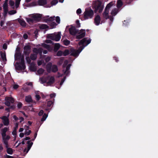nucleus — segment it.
<instances>
[{
    "label": "nucleus",
    "mask_w": 158,
    "mask_h": 158,
    "mask_svg": "<svg viewBox=\"0 0 158 158\" xmlns=\"http://www.w3.org/2000/svg\"><path fill=\"white\" fill-rule=\"evenodd\" d=\"M1 56L3 60H6V55L5 53H3L2 52H1Z\"/></svg>",
    "instance_id": "obj_36"
},
{
    "label": "nucleus",
    "mask_w": 158,
    "mask_h": 158,
    "mask_svg": "<svg viewBox=\"0 0 158 158\" xmlns=\"http://www.w3.org/2000/svg\"><path fill=\"white\" fill-rule=\"evenodd\" d=\"M27 21L30 24L33 23L34 22L33 19L32 18H26Z\"/></svg>",
    "instance_id": "obj_34"
},
{
    "label": "nucleus",
    "mask_w": 158,
    "mask_h": 158,
    "mask_svg": "<svg viewBox=\"0 0 158 158\" xmlns=\"http://www.w3.org/2000/svg\"><path fill=\"white\" fill-rule=\"evenodd\" d=\"M14 150L10 148H7L6 150L7 153L10 155H12L14 152Z\"/></svg>",
    "instance_id": "obj_23"
},
{
    "label": "nucleus",
    "mask_w": 158,
    "mask_h": 158,
    "mask_svg": "<svg viewBox=\"0 0 158 158\" xmlns=\"http://www.w3.org/2000/svg\"><path fill=\"white\" fill-rule=\"evenodd\" d=\"M16 13V11L15 10H12L9 11V13L10 15H13L15 14Z\"/></svg>",
    "instance_id": "obj_47"
},
{
    "label": "nucleus",
    "mask_w": 158,
    "mask_h": 158,
    "mask_svg": "<svg viewBox=\"0 0 158 158\" xmlns=\"http://www.w3.org/2000/svg\"><path fill=\"white\" fill-rule=\"evenodd\" d=\"M118 12L117 9H114L112 10L111 14L112 15L114 16L117 14Z\"/></svg>",
    "instance_id": "obj_32"
},
{
    "label": "nucleus",
    "mask_w": 158,
    "mask_h": 158,
    "mask_svg": "<svg viewBox=\"0 0 158 158\" xmlns=\"http://www.w3.org/2000/svg\"><path fill=\"white\" fill-rule=\"evenodd\" d=\"M54 99H53V101H49L47 103V107H49V108H51L53 106V104L54 102Z\"/></svg>",
    "instance_id": "obj_24"
},
{
    "label": "nucleus",
    "mask_w": 158,
    "mask_h": 158,
    "mask_svg": "<svg viewBox=\"0 0 158 158\" xmlns=\"http://www.w3.org/2000/svg\"><path fill=\"white\" fill-rule=\"evenodd\" d=\"M58 2V1L57 0H53L51 1V3L52 5H55Z\"/></svg>",
    "instance_id": "obj_43"
},
{
    "label": "nucleus",
    "mask_w": 158,
    "mask_h": 158,
    "mask_svg": "<svg viewBox=\"0 0 158 158\" xmlns=\"http://www.w3.org/2000/svg\"><path fill=\"white\" fill-rule=\"evenodd\" d=\"M30 69L32 71L35 72L36 70V68L34 66H31L30 67Z\"/></svg>",
    "instance_id": "obj_42"
},
{
    "label": "nucleus",
    "mask_w": 158,
    "mask_h": 158,
    "mask_svg": "<svg viewBox=\"0 0 158 158\" xmlns=\"http://www.w3.org/2000/svg\"><path fill=\"white\" fill-rule=\"evenodd\" d=\"M47 71L49 73L52 71V72L55 73L57 72L58 70V67L57 65H52V64L51 63H48L47 65Z\"/></svg>",
    "instance_id": "obj_4"
},
{
    "label": "nucleus",
    "mask_w": 158,
    "mask_h": 158,
    "mask_svg": "<svg viewBox=\"0 0 158 158\" xmlns=\"http://www.w3.org/2000/svg\"><path fill=\"white\" fill-rule=\"evenodd\" d=\"M38 49H37L36 48H34L33 49V52L35 53V54H37V55L38 54Z\"/></svg>",
    "instance_id": "obj_54"
},
{
    "label": "nucleus",
    "mask_w": 158,
    "mask_h": 158,
    "mask_svg": "<svg viewBox=\"0 0 158 158\" xmlns=\"http://www.w3.org/2000/svg\"><path fill=\"white\" fill-rule=\"evenodd\" d=\"M23 104L21 102H19L17 105V107L18 108H21Z\"/></svg>",
    "instance_id": "obj_59"
},
{
    "label": "nucleus",
    "mask_w": 158,
    "mask_h": 158,
    "mask_svg": "<svg viewBox=\"0 0 158 158\" xmlns=\"http://www.w3.org/2000/svg\"><path fill=\"white\" fill-rule=\"evenodd\" d=\"M81 10L80 8L78 9L76 11L77 14L79 15L81 14Z\"/></svg>",
    "instance_id": "obj_61"
},
{
    "label": "nucleus",
    "mask_w": 158,
    "mask_h": 158,
    "mask_svg": "<svg viewBox=\"0 0 158 158\" xmlns=\"http://www.w3.org/2000/svg\"><path fill=\"white\" fill-rule=\"evenodd\" d=\"M63 55V52L61 51H58L57 53V56H58Z\"/></svg>",
    "instance_id": "obj_44"
},
{
    "label": "nucleus",
    "mask_w": 158,
    "mask_h": 158,
    "mask_svg": "<svg viewBox=\"0 0 158 158\" xmlns=\"http://www.w3.org/2000/svg\"><path fill=\"white\" fill-rule=\"evenodd\" d=\"M43 51V49L42 48H40L38 49V53L40 55H41L42 52Z\"/></svg>",
    "instance_id": "obj_52"
},
{
    "label": "nucleus",
    "mask_w": 158,
    "mask_h": 158,
    "mask_svg": "<svg viewBox=\"0 0 158 158\" xmlns=\"http://www.w3.org/2000/svg\"><path fill=\"white\" fill-rule=\"evenodd\" d=\"M38 3L39 6H44L47 4V1L46 0H38Z\"/></svg>",
    "instance_id": "obj_19"
},
{
    "label": "nucleus",
    "mask_w": 158,
    "mask_h": 158,
    "mask_svg": "<svg viewBox=\"0 0 158 158\" xmlns=\"http://www.w3.org/2000/svg\"><path fill=\"white\" fill-rule=\"evenodd\" d=\"M44 70L42 68H40L37 71V73L39 74H42L43 73Z\"/></svg>",
    "instance_id": "obj_41"
},
{
    "label": "nucleus",
    "mask_w": 158,
    "mask_h": 158,
    "mask_svg": "<svg viewBox=\"0 0 158 158\" xmlns=\"http://www.w3.org/2000/svg\"><path fill=\"white\" fill-rule=\"evenodd\" d=\"M76 23L77 25L76 27H80V23L79 21L78 20H77L76 21Z\"/></svg>",
    "instance_id": "obj_50"
},
{
    "label": "nucleus",
    "mask_w": 158,
    "mask_h": 158,
    "mask_svg": "<svg viewBox=\"0 0 158 158\" xmlns=\"http://www.w3.org/2000/svg\"><path fill=\"white\" fill-rule=\"evenodd\" d=\"M71 65V64H68L66 66V70H64V69L63 70L64 73L65 74L66 76H68L70 73L69 69Z\"/></svg>",
    "instance_id": "obj_14"
},
{
    "label": "nucleus",
    "mask_w": 158,
    "mask_h": 158,
    "mask_svg": "<svg viewBox=\"0 0 158 158\" xmlns=\"http://www.w3.org/2000/svg\"><path fill=\"white\" fill-rule=\"evenodd\" d=\"M22 56V55L21 53H17L15 55V59L19 60Z\"/></svg>",
    "instance_id": "obj_33"
},
{
    "label": "nucleus",
    "mask_w": 158,
    "mask_h": 158,
    "mask_svg": "<svg viewBox=\"0 0 158 158\" xmlns=\"http://www.w3.org/2000/svg\"><path fill=\"white\" fill-rule=\"evenodd\" d=\"M2 142L5 145V147L6 148V149H7V148H9L8 143V141H4V142Z\"/></svg>",
    "instance_id": "obj_48"
},
{
    "label": "nucleus",
    "mask_w": 158,
    "mask_h": 158,
    "mask_svg": "<svg viewBox=\"0 0 158 158\" xmlns=\"http://www.w3.org/2000/svg\"><path fill=\"white\" fill-rule=\"evenodd\" d=\"M61 38L60 32H59L57 34H49L47 36V38L56 41H59Z\"/></svg>",
    "instance_id": "obj_5"
},
{
    "label": "nucleus",
    "mask_w": 158,
    "mask_h": 158,
    "mask_svg": "<svg viewBox=\"0 0 158 158\" xmlns=\"http://www.w3.org/2000/svg\"><path fill=\"white\" fill-rule=\"evenodd\" d=\"M87 38H84L79 42L78 44L79 45L81 46H81L79 47L78 49L77 50L79 53L85 47L84 44H85L86 45H87L91 42V40L89 39L87 40Z\"/></svg>",
    "instance_id": "obj_1"
},
{
    "label": "nucleus",
    "mask_w": 158,
    "mask_h": 158,
    "mask_svg": "<svg viewBox=\"0 0 158 158\" xmlns=\"http://www.w3.org/2000/svg\"><path fill=\"white\" fill-rule=\"evenodd\" d=\"M8 128L5 127L4 128L2 129V136L5 135H6V133L8 130Z\"/></svg>",
    "instance_id": "obj_21"
},
{
    "label": "nucleus",
    "mask_w": 158,
    "mask_h": 158,
    "mask_svg": "<svg viewBox=\"0 0 158 158\" xmlns=\"http://www.w3.org/2000/svg\"><path fill=\"white\" fill-rule=\"evenodd\" d=\"M69 33L73 35H75L77 33H78V31L75 27L73 26L69 28Z\"/></svg>",
    "instance_id": "obj_10"
},
{
    "label": "nucleus",
    "mask_w": 158,
    "mask_h": 158,
    "mask_svg": "<svg viewBox=\"0 0 158 158\" xmlns=\"http://www.w3.org/2000/svg\"><path fill=\"white\" fill-rule=\"evenodd\" d=\"M26 59L27 61V62L28 64H30L31 62V58L29 56H27L26 58Z\"/></svg>",
    "instance_id": "obj_45"
},
{
    "label": "nucleus",
    "mask_w": 158,
    "mask_h": 158,
    "mask_svg": "<svg viewBox=\"0 0 158 158\" xmlns=\"http://www.w3.org/2000/svg\"><path fill=\"white\" fill-rule=\"evenodd\" d=\"M1 119L3 120V123L5 126H8L9 124V120L7 117L6 116H3Z\"/></svg>",
    "instance_id": "obj_12"
},
{
    "label": "nucleus",
    "mask_w": 158,
    "mask_h": 158,
    "mask_svg": "<svg viewBox=\"0 0 158 158\" xmlns=\"http://www.w3.org/2000/svg\"><path fill=\"white\" fill-rule=\"evenodd\" d=\"M42 15L39 14L32 15L31 18H33L34 21H39L42 18Z\"/></svg>",
    "instance_id": "obj_9"
},
{
    "label": "nucleus",
    "mask_w": 158,
    "mask_h": 158,
    "mask_svg": "<svg viewBox=\"0 0 158 158\" xmlns=\"http://www.w3.org/2000/svg\"><path fill=\"white\" fill-rule=\"evenodd\" d=\"M101 4H99L98 5L95 6H94V12L95 13H96L98 10H99V8L100 7Z\"/></svg>",
    "instance_id": "obj_38"
},
{
    "label": "nucleus",
    "mask_w": 158,
    "mask_h": 158,
    "mask_svg": "<svg viewBox=\"0 0 158 158\" xmlns=\"http://www.w3.org/2000/svg\"><path fill=\"white\" fill-rule=\"evenodd\" d=\"M63 42L65 46L69 45L70 43V41L67 39L64 40Z\"/></svg>",
    "instance_id": "obj_37"
},
{
    "label": "nucleus",
    "mask_w": 158,
    "mask_h": 158,
    "mask_svg": "<svg viewBox=\"0 0 158 158\" xmlns=\"http://www.w3.org/2000/svg\"><path fill=\"white\" fill-rule=\"evenodd\" d=\"M18 127V123H16L15 125V127L14 128V129L12 132V134L13 135H16V131Z\"/></svg>",
    "instance_id": "obj_26"
},
{
    "label": "nucleus",
    "mask_w": 158,
    "mask_h": 158,
    "mask_svg": "<svg viewBox=\"0 0 158 158\" xmlns=\"http://www.w3.org/2000/svg\"><path fill=\"white\" fill-rule=\"evenodd\" d=\"M25 101L26 102L32 104L33 103V100L31 96H26L25 97Z\"/></svg>",
    "instance_id": "obj_16"
},
{
    "label": "nucleus",
    "mask_w": 158,
    "mask_h": 158,
    "mask_svg": "<svg viewBox=\"0 0 158 158\" xmlns=\"http://www.w3.org/2000/svg\"><path fill=\"white\" fill-rule=\"evenodd\" d=\"M20 59L21 60L20 63H24V57L23 56H22Z\"/></svg>",
    "instance_id": "obj_60"
},
{
    "label": "nucleus",
    "mask_w": 158,
    "mask_h": 158,
    "mask_svg": "<svg viewBox=\"0 0 158 158\" xmlns=\"http://www.w3.org/2000/svg\"><path fill=\"white\" fill-rule=\"evenodd\" d=\"M21 0H17L15 2V6L16 8H17L20 4V2Z\"/></svg>",
    "instance_id": "obj_51"
},
{
    "label": "nucleus",
    "mask_w": 158,
    "mask_h": 158,
    "mask_svg": "<svg viewBox=\"0 0 158 158\" xmlns=\"http://www.w3.org/2000/svg\"><path fill=\"white\" fill-rule=\"evenodd\" d=\"M2 48L5 50H6L7 48V45L6 43L3 44L2 46Z\"/></svg>",
    "instance_id": "obj_62"
},
{
    "label": "nucleus",
    "mask_w": 158,
    "mask_h": 158,
    "mask_svg": "<svg viewBox=\"0 0 158 158\" xmlns=\"http://www.w3.org/2000/svg\"><path fill=\"white\" fill-rule=\"evenodd\" d=\"M35 97L36 98V100L37 101H39L40 100V96L38 94H36L35 95Z\"/></svg>",
    "instance_id": "obj_63"
},
{
    "label": "nucleus",
    "mask_w": 158,
    "mask_h": 158,
    "mask_svg": "<svg viewBox=\"0 0 158 158\" xmlns=\"http://www.w3.org/2000/svg\"><path fill=\"white\" fill-rule=\"evenodd\" d=\"M55 20V17H51L47 19H44V20L45 22L47 23L52 28L56 27L57 26V24L53 21Z\"/></svg>",
    "instance_id": "obj_2"
},
{
    "label": "nucleus",
    "mask_w": 158,
    "mask_h": 158,
    "mask_svg": "<svg viewBox=\"0 0 158 158\" xmlns=\"http://www.w3.org/2000/svg\"><path fill=\"white\" fill-rule=\"evenodd\" d=\"M56 21L57 23L59 24L60 23V19L59 17L57 16L56 17Z\"/></svg>",
    "instance_id": "obj_55"
},
{
    "label": "nucleus",
    "mask_w": 158,
    "mask_h": 158,
    "mask_svg": "<svg viewBox=\"0 0 158 158\" xmlns=\"http://www.w3.org/2000/svg\"><path fill=\"white\" fill-rule=\"evenodd\" d=\"M18 21L20 25L23 27H25L26 23L25 21L23 19H19Z\"/></svg>",
    "instance_id": "obj_18"
},
{
    "label": "nucleus",
    "mask_w": 158,
    "mask_h": 158,
    "mask_svg": "<svg viewBox=\"0 0 158 158\" xmlns=\"http://www.w3.org/2000/svg\"><path fill=\"white\" fill-rule=\"evenodd\" d=\"M123 5V2L121 0H118L117 2V7L118 8L121 7Z\"/></svg>",
    "instance_id": "obj_39"
},
{
    "label": "nucleus",
    "mask_w": 158,
    "mask_h": 158,
    "mask_svg": "<svg viewBox=\"0 0 158 158\" xmlns=\"http://www.w3.org/2000/svg\"><path fill=\"white\" fill-rule=\"evenodd\" d=\"M22 67V69L23 70H24L26 68V66L25 65V63H20Z\"/></svg>",
    "instance_id": "obj_58"
},
{
    "label": "nucleus",
    "mask_w": 158,
    "mask_h": 158,
    "mask_svg": "<svg viewBox=\"0 0 158 158\" xmlns=\"http://www.w3.org/2000/svg\"><path fill=\"white\" fill-rule=\"evenodd\" d=\"M55 81V78L53 77L52 76L49 78L48 83L49 84H52Z\"/></svg>",
    "instance_id": "obj_27"
},
{
    "label": "nucleus",
    "mask_w": 158,
    "mask_h": 158,
    "mask_svg": "<svg viewBox=\"0 0 158 158\" xmlns=\"http://www.w3.org/2000/svg\"><path fill=\"white\" fill-rule=\"evenodd\" d=\"M23 50L24 55L28 56L31 52V46L29 45H25L23 47Z\"/></svg>",
    "instance_id": "obj_7"
},
{
    "label": "nucleus",
    "mask_w": 158,
    "mask_h": 158,
    "mask_svg": "<svg viewBox=\"0 0 158 158\" xmlns=\"http://www.w3.org/2000/svg\"><path fill=\"white\" fill-rule=\"evenodd\" d=\"M45 42L47 44H52V41L50 40H46Z\"/></svg>",
    "instance_id": "obj_64"
},
{
    "label": "nucleus",
    "mask_w": 158,
    "mask_h": 158,
    "mask_svg": "<svg viewBox=\"0 0 158 158\" xmlns=\"http://www.w3.org/2000/svg\"><path fill=\"white\" fill-rule=\"evenodd\" d=\"M70 53V52L68 50H65L63 52V55L64 56H66L67 55Z\"/></svg>",
    "instance_id": "obj_40"
},
{
    "label": "nucleus",
    "mask_w": 158,
    "mask_h": 158,
    "mask_svg": "<svg viewBox=\"0 0 158 158\" xmlns=\"http://www.w3.org/2000/svg\"><path fill=\"white\" fill-rule=\"evenodd\" d=\"M48 116V114L44 113L43 115L42 118L41 119V122H44Z\"/></svg>",
    "instance_id": "obj_29"
},
{
    "label": "nucleus",
    "mask_w": 158,
    "mask_h": 158,
    "mask_svg": "<svg viewBox=\"0 0 158 158\" xmlns=\"http://www.w3.org/2000/svg\"><path fill=\"white\" fill-rule=\"evenodd\" d=\"M2 142L5 141H8V140L10 139V137L8 135H6L3 136H2Z\"/></svg>",
    "instance_id": "obj_22"
},
{
    "label": "nucleus",
    "mask_w": 158,
    "mask_h": 158,
    "mask_svg": "<svg viewBox=\"0 0 158 158\" xmlns=\"http://www.w3.org/2000/svg\"><path fill=\"white\" fill-rule=\"evenodd\" d=\"M109 12V10H106V9H105L104 11V12L103 14V16L104 18H105V19H107L109 18V16L108 15Z\"/></svg>",
    "instance_id": "obj_17"
},
{
    "label": "nucleus",
    "mask_w": 158,
    "mask_h": 158,
    "mask_svg": "<svg viewBox=\"0 0 158 158\" xmlns=\"http://www.w3.org/2000/svg\"><path fill=\"white\" fill-rule=\"evenodd\" d=\"M31 130H28V131H26L24 134L25 135H30V134L31 133Z\"/></svg>",
    "instance_id": "obj_49"
},
{
    "label": "nucleus",
    "mask_w": 158,
    "mask_h": 158,
    "mask_svg": "<svg viewBox=\"0 0 158 158\" xmlns=\"http://www.w3.org/2000/svg\"><path fill=\"white\" fill-rule=\"evenodd\" d=\"M9 4L10 6L14 7L15 3L14 1L10 0L9 1Z\"/></svg>",
    "instance_id": "obj_46"
},
{
    "label": "nucleus",
    "mask_w": 158,
    "mask_h": 158,
    "mask_svg": "<svg viewBox=\"0 0 158 158\" xmlns=\"http://www.w3.org/2000/svg\"><path fill=\"white\" fill-rule=\"evenodd\" d=\"M85 30L81 29L76 36V38L77 39H80L85 37Z\"/></svg>",
    "instance_id": "obj_8"
},
{
    "label": "nucleus",
    "mask_w": 158,
    "mask_h": 158,
    "mask_svg": "<svg viewBox=\"0 0 158 158\" xmlns=\"http://www.w3.org/2000/svg\"><path fill=\"white\" fill-rule=\"evenodd\" d=\"M60 47V44L58 43H56L55 44L54 47V50L57 51Z\"/></svg>",
    "instance_id": "obj_31"
},
{
    "label": "nucleus",
    "mask_w": 158,
    "mask_h": 158,
    "mask_svg": "<svg viewBox=\"0 0 158 158\" xmlns=\"http://www.w3.org/2000/svg\"><path fill=\"white\" fill-rule=\"evenodd\" d=\"M101 18L100 17L99 15H96L94 19V22L95 24L97 25H98L100 22Z\"/></svg>",
    "instance_id": "obj_13"
},
{
    "label": "nucleus",
    "mask_w": 158,
    "mask_h": 158,
    "mask_svg": "<svg viewBox=\"0 0 158 158\" xmlns=\"http://www.w3.org/2000/svg\"><path fill=\"white\" fill-rule=\"evenodd\" d=\"M5 104L8 106H10V108L14 109V107L13 106H10V103H13L15 102L14 99L10 97H6L5 98Z\"/></svg>",
    "instance_id": "obj_3"
},
{
    "label": "nucleus",
    "mask_w": 158,
    "mask_h": 158,
    "mask_svg": "<svg viewBox=\"0 0 158 158\" xmlns=\"http://www.w3.org/2000/svg\"><path fill=\"white\" fill-rule=\"evenodd\" d=\"M27 149L26 151V153H27L28 152L33 144V143L31 142V141L30 140L27 141Z\"/></svg>",
    "instance_id": "obj_20"
},
{
    "label": "nucleus",
    "mask_w": 158,
    "mask_h": 158,
    "mask_svg": "<svg viewBox=\"0 0 158 158\" xmlns=\"http://www.w3.org/2000/svg\"><path fill=\"white\" fill-rule=\"evenodd\" d=\"M16 69L17 70H22V67L21 65V64H20L18 65V66L16 67Z\"/></svg>",
    "instance_id": "obj_53"
},
{
    "label": "nucleus",
    "mask_w": 158,
    "mask_h": 158,
    "mask_svg": "<svg viewBox=\"0 0 158 158\" xmlns=\"http://www.w3.org/2000/svg\"><path fill=\"white\" fill-rule=\"evenodd\" d=\"M79 54V53L77 50H75L74 49H73L71 50L70 55L74 56H77Z\"/></svg>",
    "instance_id": "obj_15"
},
{
    "label": "nucleus",
    "mask_w": 158,
    "mask_h": 158,
    "mask_svg": "<svg viewBox=\"0 0 158 158\" xmlns=\"http://www.w3.org/2000/svg\"><path fill=\"white\" fill-rule=\"evenodd\" d=\"M44 114V111L43 110H41L38 113V115L39 116H42Z\"/></svg>",
    "instance_id": "obj_56"
},
{
    "label": "nucleus",
    "mask_w": 158,
    "mask_h": 158,
    "mask_svg": "<svg viewBox=\"0 0 158 158\" xmlns=\"http://www.w3.org/2000/svg\"><path fill=\"white\" fill-rule=\"evenodd\" d=\"M41 46L43 48H45L48 50H49L51 49V47L49 45L43 43L42 44Z\"/></svg>",
    "instance_id": "obj_25"
},
{
    "label": "nucleus",
    "mask_w": 158,
    "mask_h": 158,
    "mask_svg": "<svg viewBox=\"0 0 158 158\" xmlns=\"http://www.w3.org/2000/svg\"><path fill=\"white\" fill-rule=\"evenodd\" d=\"M65 79H66V77H64V78H63L61 80V82H60V86H61V85H63V83L64 82V81H65Z\"/></svg>",
    "instance_id": "obj_57"
},
{
    "label": "nucleus",
    "mask_w": 158,
    "mask_h": 158,
    "mask_svg": "<svg viewBox=\"0 0 158 158\" xmlns=\"http://www.w3.org/2000/svg\"><path fill=\"white\" fill-rule=\"evenodd\" d=\"M30 57L31 59L32 60H35L37 59V54H31L30 55Z\"/></svg>",
    "instance_id": "obj_28"
},
{
    "label": "nucleus",
    "mask_w": 158,
    "mask_h": 158,
    "mask_svg": "<svg viewBox=\"0 0 158 158\" xmlns=\"http://www.w3.org/2000/svg\"><path fill=\"white\" fill-rule=\"evenodd\" d=\"M113 3L112 2H110L106 6L105 9L106 10H109L110 8L113 6Z\"/></svg>",
    "instance_id": "obj_35"
},
{
    "label": "nucleus",
    "mask_w": 158,
    "mask_h": 158,
    "mask_svg": "<svg viewBox=\"0 0 158 158\" xmlns=\"http://www.w3.org/2000/svg\"><path fill=\"white\" fill-rule=\"evenodd\" d=\"M7 0H6L3 6L4 15H6L8 11Z\"/></svg>",
    "instance_id": "obj_11"
},
{
    "label": "nucleus",
    "mask_w": 158,
    "mask_h": 158,
    "mask_svg": "<svg viewBox=\"0 0 158 158\" xmlns=\"http://www.w3.org/2000/svg\"><path fill=\"white\" fill-rule=\"evenodd\" d=\"M94 15V11L93 10L90 9L89 10H85L84 13V18L85 20L89 18H92Z\"/></svg>",
    "instance_id": "obj_6"
},
{
    "label": "nucleus",
    "mask_w": 158,
    "mask_h": 158,
    "mask_svg": "<svg viewBox=\"0 0 158 158\" xmlns=\"http://www.w3.org/2000/svg\"><path fill=\"white\" fill-rule=\"evenodd\" d=\"M40 27L41 29H45L48 28L49 27L46 24H42L40 25Z\"/></svg>",
    "instance_id": "obj_30"
}]
</instances>
